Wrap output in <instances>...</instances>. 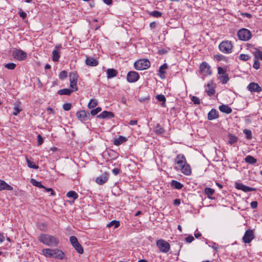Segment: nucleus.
Returning <instances> with one entry per match:
<instances>
[{"label": "nucleus", "instance_id": "42", "mask_svg": "<svg viewBox=\"0 0 262 262\" xmlns=\"http://www.w3.org/2000/svg\"><path fill=\"white\" fill-rule=\"evenodd\" d=\"M238 58L239 59L245 61L248 60L251 58V57L247 54H241L239 55Z\"/></svg>", "mask_w": 262, "mask_h": 262}, {"label": "nucleus", "instance_id": "61", "mask_svg": "<svg viewBox=\"0 0 262 262\" xmlns=\"http://www.w3.org/2000/svg\"><path fill=\"white\" fill-rule=\"evenodd\" d=\"M120 169H118V168H114V169L112 170V172H113V173L114 175H115V176H116V175L120 173Z\"/></svg>", "mask_w": 262, "mask_h": 262}, {"label": "nucleus", "instance_id": "34", "mask_svg": "<svg viewBox=\"0 0 262 262\" xmlns=\"http://www.w3.org/2000/svg\"><path fill=\"white\" fill-rule=\"evenodd\" d=\"M228 137H229L228 143L230 145H232L237 141V139H238L237 137L231 134H229Z\"/></svg>", "mask_w": 262, "mask_h": 262}, {"label": "nucleus", "instance_id": "48", "mask_svg": "<svg viewBox=\"0 0 262 262\" xmlns=\"http://www.w3.org/2000/svg\"><path fill=\"white\" fill-rule=\"evenodd\" d=\"M67 77V72L66 71H62L59 74V78L61 80H63Z\"/></svg>", "mask_w": 262, "mask_h": 262}, {"label": "nucleus", "instance_id": "24", "mask_svg": "<svg viewBox=\"0 0 262 262\" xmlns=\"http://www.w3.org/2000/svg\"><path fill=\"white\" fill-rule=\"evenodd\" d=\"M85 63L89 66L95 67L98 64V61L94 58L87 57L85 60Z\"/></svg>", "mask_w": 262, "mask_h": 262}, {"label": "nucleus", "instance_id": "12", "mask_svg": "<svg viewBox=\"0 0 262 262\" xmlns=\"http://www.w3.org/2000/svg\"><path fill=\"white\" fill-rule=\"evenodd\" d=\"M254 238V236L253 231L252 230H248L245 232L243 237V241L244 243L249 244Z\"/></svg>", "mask_w": 262, "mask_h": 262}, {"label": "nucleus", "instance_id": "50", "mask_svg": "<svg viewBox=\"0 0 262 262\" xmlns=\"http://www.w3.org/2000/svg\"><path fill=\"white\" fill-rule=\"evenodd\" d=\"M191 100L195 104H200L201 103L200 99L196 96H192Z\"/></svg>", "mask_w": 262, "mask_h": 262}, {"label": "nucleus", "instance_id": "6", "mask_svg": "<svg viewBox=\"0 0 262 262\" xmlns=\"http://www.w3.org/2000/svg\"><path fill=\"white\" fill-rule=\"evenodd\" d=\"M200 71L201 74L203 75V77L211 75L212 74L211 67L207 62L205 61H204L201 63L200 66ZM204 79V77H203V79Z\"/></svg>", "mask_w": 262, "mask_h": 262}, {"label": "nucleus", "instance_id": "28", "mask_svg": "<svg viewBox=\"0 0 262 262\" xmlns=\"http://www.w3.org/2000/svg\"><path fill=\"white\" fill-rule=\"evenodd\" d=\"M76 91L73 90V89H63L59 90L57 93L60 95H70L71 93L73 92H76Z\"/></svg>", "mask_w": 262, "mask_h": 262}, {"label": "nucleus", "instance_id": "49", "mask_svg": "<svg viewBox=\"0 0 262 262\" xmlns=\"http://www.w3.org/2000/svg\"><path fill=\"white\" fill-rule=\"evenodd\" d=\"M5 67L9 70H13L16 67V64L14 63H8L5 65Z\"/></svg>", "mask_w": 262, "mask_h": 262}, {"label": "nucleus", "instance_id": "26", "mask_svg": "<svg viewBox=\"0 0 262 262\" xmlns=\"http://www.w3.org/2000/svg\"><path fill=\"white\" fill-rule=\"evenodd\" d=\"M126 140L127 139L125 137L122 136H119L118 138L114 139V144L115 145L118 146L125 142Z\"/></svg>", "mask_w": 262, "mask_h": 262}, {"label": "nucleus", "instance_id": "8", "mask_svg": "<svg viewBox=\"0 0 262 262\" xmlns=\"http://www.w3.org/2000/svg\"><path fill=\"white\" fill-rule=\"evenodd\" d=\"M70 241L76 251L79 254L83 253V249L81 245L79 243L77 238L75 236H71L70 237Z\"/></svg>", "mask_w": 262, "mask_h": 262}, {"label": "nucleus", "instance_id": "37", "mask_svg": "<svg viewBox=\"0 0 262 262\" xmlns=\"http://www.w3.org/2000/svg\"><path fill=\"white\" fill-rule=\"evenodd\" d=\"M155 132L157 135H161L164 132V129L163 127H162L159 124H158L155 128Z\"/></svg>", "mask_w": 262, "mask_h": 262}, {"label": "nucleus", "instance_id": "32", "mask_svg": "<svg viewBox=\"0 0 262 262\" xmlns=\"http://www.w3.org/2000/svg\"><path fill=\"white\" fill-rule=\"evenodd\" d=\"M22 111V108L20 106L19 103H15L14 104V107L13 108V112L12 113L13 115L14 116L17 115L21 111Z\"/></svg>", "mask_w": 262, "mask_h": 262}, {"label": "nucleus", "instance_id": "17", "mask_svg": "<svg viewBox=\"0 0 262 262\" xmlns=\"http://www.w3.org/2000/svg\"><path fill=\"white\" fill-rule=\"evenodd\" d=\"M205 92L209 96L213 95L215 93L214 86L212 81L209 82L207 84Z\"/></svg>", "mask_w": 262, "mask_h": 262}, {"label": "nucleus", "instance_id": "56", "mask_svg": "<svg viewBox=\"0 0 262 262\" xmlns=\"http://www.w3.org/2000/svg\"><path fill=\"white\" fill-rule=\"evenodd\" d=\"M214 57V59H215L216 60L221 61L223 59V58H224V56L221 54H217V55H215Z\"/></svg>", "mask_w": 262, "mask_h": 262}, {"label": "nucleus", "instance_id": "31", "mask_svg": "<svg viewBox=\"0 0 262 262\" xmlns=\"http://www.w3.org/2000/svg\"><path fill=\"white\" fill-rule=\"evenodd\" d=\"M214 193V190L211 188L206 187L204 189V193L209 199H212L211 197Z\"/></svg>", "mask_w": 262, "mask_h": 262}, {"label": "nucleus", "instance_id": "22", "mask_svg": "<svg viewBox=\"0 0 262 262\" xmlns=\"http://www.w3.org/2000/svg\"><path fill=\"white\" fill-rule=\"evenodd\" d=\"M3 190H12L13 187L7 184L5 181L0 180V191Z\"/></svg>", "mask_w": 262, "mask_h": 262}, {"label": "nucleus", "instance_id": "64", "mask_svg": "<svg viewBox=\"0 0 262 262\" xmlns=\"http://www.w3.org/2000/svg\"><path fill=\"white\" fill-rule=\"evenodd\" d=\"M5 239V237L4 236V233H0V243H2L4 242Z\"/></svg>", "mask_w": 262, "mask_h": 262}, {"label": "nucleus", "instance_id": "14", "mask_svg": "<svg viewBox=\"0 0 262 262\" xmlns=\"http://www.w3.org/2000/svg\"><path fill=\"white\" fill-rule=\"evenodd\" d=\"M13 57L18 60H22L25 59L27 56L26 53L20 50H15L13 52Z\"/></svg>", "mask_w": 262, "mask_h": 262}, {"label": "nucleus", "instance_id": "60", "mask_svg": "<svg viewBox=\"0 0 262 262\" xmlns=\"http://www.w3.org/2000/svg\"><path fill=\"white\" fill-rule=\"evenodd\" d=\"M26 159L27 162L28 167L31 168H33V162L29 160V159L27 157H26Z\"/></svg>", "mask_w": 262, "mask_h": 262}, {"label": "nucleus", "instance_id": "59", "mask_svg": "<svg viewBox=\"0 0 262 262\" xmlns=\"http://www.w3.org/2000/svg\"><path fill=\"white\" fill-rule=\"evenodd\" d=\"M257 202L256 201H253L250 203V206L253 209H255L257 207Z\"/></svg>", "mask_w": 262, "mask_h": 262}, {"label": "nucleus", "instance_id": "10", "mask_svg": "<svg viewBox=\"0 0 262 262\" xmlns=\"http://www.w3.org/2000/svg\"><path fill=\"white\" fill-rule=\"evenodd\" d=\"M90 114L84 110H81L76 113V117L81 122L88 121L90 119Z\"/></svg>", "mask_w": 262, "mask_h": 262}, {"label": "nucleus", "instance_id": "51", "mask_svg": "<svg viewBox=\"0 0 262 262\" xmlns=\"http://www.w3.org/2000/svg\"><path fill=\"white\" fill-rule=\"evenodd\" d=\"M71 107H72V105L71 103H64L63 105V109L64 110V111H68L69 110H71Z\"/></svg>", "mask_w": 262, "mask_h": 262}, {"label": "nucleus", "instance_id": "29", "mask_svg": "<svg viewBox=\"0 0 262 262\" xmlns=\"http://www.w3.org/2000/svg\"><path fill=\"white\" fill-rule=\"evenodd\" d=\"M245 161L250 164H254L256 163L257 160L253 156L248 155L245 158Z\"/></svg>", "mask_w": 262, "mask_h": 262}, {"label": "nucleus", "instance_id": "18", "mask_svg": "<svg viewBox=\"0 0 262 262\" xmlns=\"http://www.w3.org/2000/svg\"><path fill=\"white\" fill-rule=\"evenodd\" d=\"M236 188L239 190L243 191L245 192L256 190L255 188L247 186L242 183H237L236 185Z\"/></svg>", "mask_w": 262, "mask_h": 262}, {"label": "nucleus", "instance_id": "23", "mask_svg": "<svg viewBox=\"0 0 262 262\" xmlns=\"http://www.w3.org/2000/svg\"><path fill=\"white\" fill-rule=\"evenodd\" d=\"M106 72L107 79L114 78L118 74L117 71L114 69H107Z\"/></svg>", "mask_w": 262, "mask_h": 262}, {"label": "nucleus", "instance_id": "36", "mask_svg": "<svg viewBox=\"0 0 262 262\" xmlns=\"http://www.w3.org/2000/svg\"><path fill=\"white\" fill-rule=\"evenodd\" d=\"M97 104V101L96 99H91L88 103V107L89 109H92L95 107Z\"/></svg>", "mask_w": 262, "mask_h": 262}, {"label": "nucleus", "instance_id": "52", "mask_svg": "<svg viewBox=\"0 0 262 262\" xmlns=\"http://www.w3.org/2000/svg\"><path fill=\"white\" fill-rule=\"evenodd\" d=\"M34 186L40 188H42L43 189L45 188V186L41 184V182L36 181L35 180H34Z\"/></svg>", "mask_w": 262, "mask_h": 262}, {"label": "nucleus", "instance_id": "25", "mask_svg": "<svg viewBox=\"0 0 262 262\" xmlns=\"http://www.w3.org/2000/svg\"><path fill=\"white\" fill-rule=\"evenodd\" d=\"M219 108L221 112L225 113L227 114L231 113L232 111L231 108L227 105L222 104L219 106Z\"/></svg>", "mask_w": 262, "mask_h": 262}, {"label": "nucleus", "instance_id": "11", "mask_svg": "<svg viewBox=\"0 0 262 262\" xmlns=\"http://www.w3.org/2000/svg\"><path fill=\"white\" fill-rule=\"evenodd\" d=\"M140 78L139 74L135 71H129L126 76L128 82L133 83L137 81Z\"/></svg>", "mask_w": 262, "mask_h": 262}, {"label": "nucleus", "instance_id": "13", "mask_svg": "<svg viewBox=\"0 0 262 262\" xmlns=\"http://www.w3.org/2000/svg\"><path fill=\"white\" fill-rule=\"evenodd\" d=\"M247 89L251 93H259L262 91V88L257 83L250 82L247 86Z\"/></svg>", "mask_w": 262, "mask_h": 262}, {"label": "nucleus", "instance_id": "2", "mask_svg": "<svg viewBox=\"0 0 262 262\" xmlns=\"http://www.w3.org/2000/svg\"><path fill=\"white\" fill-rule=\"evenodd\" d=\"M38 240L45 245L50 247H57L59 244V239L53 235L41 234L38 237Z\"/></svg>", "mask_w": 262, "mask_h": 262}, {"label": "nucleus", "instance_id": "16", "mask_svg": "<svg viewBox=\"0 0 262 262\" xmlns=\"http://www.w3.org/2000/svg\"><path fill=\"white\" fill-rule=\"evenodd\" d=\"M108 177V173L107 172H104L96 178V182L99 185H103L107 181Z\"/></svg>", "mask_w": 262, "mask_h": 262}, {"label": "nucleus", "instance_id": "3", "mask_svg": "<svg viewBox=\"0 0 262 262\" xmlns=\"http://www.w3.org/2000/svg\"><path fill=\"white\" fill-rule=\"evenodd\" d=\"M219 50L224 54H230L232 52L233 45L231 41H222L219 46Z\"/></svg>", "mask_w": 262, "mask_h": 262}, {"label": "nucleus", "instance_id": "27", "mask_svg": "<svg viewBox=\"0 0 262 262\" xmlns=\"http://www.w3.org/2000/svg\"><path fill=\"white\" fill-rule=\"evenodd\" d=\"M168 68L167 65L166 63H164L163 65H162L159 70V76L161 78L164 79L165 78V70L167 69Z\"/></svg>", "mask_w": 262, "mask_h": 262}, {"label": "nucleus", "instance_id": "41", "mask_svg": "<svg viewBox=\"0 0 262 262\" xmlns=\"http://www.w3.org/2000/svg\"><path fill=\"white\" fill-rule=\"evenodd\" d=\"M149 14L154 17H160L162 16V13L158 11H153L149 13Z\"/></svg>", "mask_w": 262, "mask_h": 262}, {"label": "nucleus", "instance_id": "57", "mask_svg": "<svg viewBox=\"0 0 262 262\" xmlns=\"http://www.w3.org/2000/svg\"><path fill=\"white\" fill-rule=\"evenodd\" d=\"M194 240V237L192 235H189L185 238V241L188 243H191Z\"/></svg>", "mask_w": 262, "mask_h": 262}, {"label": "nucleus", "instance_id": "4", "mask_svg": "<svg viewBox=\"0 0 262 262\" xmlns=\"http://www.w3.org/2000/svg\"><path fill=\"white\" fill-rule=\"evenodd\" d=\"M150 66V63L147 59H140L134 63V68L137 70L147 69Z\"/></svg>", "mask_w": 262, "mask_h": 262}, {"label": "nucleus", "instance_id": "9", "mask_svg": "<svg viewBox=\"0 0 262 262\" xmlns=\"http://www.w3.org/2000/svg\"><path fill=\"white\" fill-rule=\"evenodd\" d=\"M78 75L75 72H71L69 74V79L70 81V88L73 89L74 91H77L78 87L77 85V79Z\"/></svg>", "mask_w": 262, "mask_h": 262}, {"label": "nucleus", "instance_id": "47", "mask_svg": "<svg viewBox=\"0 0 262 262\" xmlns=\"http://www.w3.org/2000/svg\"><path fill=\"white\" fill-rule=\"evenodd\" d=\"M101 108L100 107H98L96 108L95 109L92 110L91 111V115L92 116H95L97 115L99 112L101 111Z\"/></svg>", "mask_w": 262, "mask_h": 262}, {"label": "nucleus", "instance_id": "54", "mask_svg": "<svg viewBox=\"0 0 262 262\" xmlns=\"http://www.w3.org/2000/svg\"><path fill=\"white\" fill-rule=\"evenodd\" d=\"M43 142V139L40 135L37 136V144L38 146L41 145Z\"/></svg>", "mask_w": 262, "mask_h": 262}, {"label": "nucleus", "instance_id": "38", "mask_svg": "<svg viewBox=\"0 0 262 262\" xmlns=\"http://www.w3.org/2000/svg\"><path fill=\"white\" fill-rule=\"evenodd\" d=\"M67 196L68 198H72L74 200H76L78 198V194L74 191H70L67 193Z\"/></svg>", "mask_w": 262, "mask_h": 262}, {"label": "nucleus", "instance_id": "40", "mask_svg": "<svg viewBox=\"0 0 262 262\" xmlns=\"http://www.w3.org/2000/svg\"><path fill=\"white\" fill-rule=\"evenodd\" d=\"M120 226L119 221H117L116 220H113L111 221L109 224L107 225V227H111L112 226H114L115 228H118Z\"/></svg>", "mask_w": 262, "mask_h": 262}, {"label": "nucleus", "instance_id": "33", "mask_svg": "<svg viewBox=\"0 0 262 262\" xmlns=\"http://www.w3.org/2000/svg\"><path fill=\"white\" fill-rule=\"evenodd\" d=\"M53 249H45L42 251V253L43 255L46 257H52L53 256Z\"/></svg>", "mask_w": 262, "mask_h": 262}, {"label": "nucleus", "instance_id": "63", "mask_svg": "<svg viewBox=\"0 0 262 262\" xmlns=\"http://www.w3.org/2000/svg\"><path fill=\"white\" fill-rule=\"evenodd\" d=\"M181 204L180 199H177L173 201V204L176 206H179Z\"/></svg>", "mask_w": 262, "mask_h": 262}, {"label": "nucleus", "instance_id": "44", "mask_svg": "<svg viewBox=\"0 0 262 262\" xmlns=\"http://www.w3.org/2000/svg\"><path fill=\"white\" fill-rule=\"evenodd\" d=\"M260 62L257 59L254 58V63L253 67L256 70H258L260 68Z\"/></svg>", "mask_w": 262, "mask_h": 262}, {"label": "nucleus", "instance_id": "39", "mask_svg": "<svg viewBox=\"0 0 262 262\" xmlns=\"http://www.w3.org/2000/svg\"><path fill=\"white\" fill-rule=\"evenodd\" d=\"M253 54L254 56V58L262 60V52L261 51L256 50Z\"/></svg>", "mask_w": 262, "mask_h": 262}, {"label": "nucleus", "instance_id": "35", "mask_svg": "<svg viewBox=\"0 0 262 262\" xmlns=\"http://www.w3.org/2000/svg\"><path fill=\"white\" fill-rule=\"evenodd\" d=\"M218 78L220 80L223 84H226L229 80V78L228 74L220 75Z\"/></svg>", "mask_w": 262, "mask_h": 262}, {"label": "nucleus", "instance_id": "58", "mask_svg": "<svg viewBox=\"0 0 262 262\" xmlns=\"http://www.w3.org/2000/svg\"><path fill=\"white\" fill-rule=\"evenodd\" d=\"M47 111L48 114H53L54 115L55 114V112L50 107H48L47 108Z\"/></svg>", "mask_w": 262, "mask_h": 262}, {"label": "nucleus", "instance_id": "46", "mask_svg": "<svg viewBox=\"0 0 262 262\" xmlns=\"http://www.w3.org/2000/svg\"><path fill=\"white\" fill-rule=\"evenodd\" d=\"M37 226L40 230L42 231H45L47 228V224L45 223H38Z\"/></svg>", "mask_w": 262, "mask_h": 262}, {"label": "nucleus", "instance_id": "19", "mask_svg": "<svg viewBox=\"0 0 262 262\" xmlns=\"http://www.w3.org/2000/svg\"><path fill=\"white\" fill-rule=\"evenodd\" d=\"M114 117V114L111 112H107L104 111L102 112L101 114L97 115V117L99 119H104V118H108L110 119L113 118Z\"/></svg>", "mask_w": 262, "mask_h": 262}, {"label": "nucleus", "instance_id": "30", "mask_svg": "<svg viewBox=\"0 0 262 262\" xmlns=\"http://www.w3.org/2000/svg\"><path fill=\"white\" fill-rule=\"evenodd\" d=\"M171 186L177 189H181L183 187V185L182 183L176 180L171 181Z\"/></svg>", "mask_w": 262, "mask_h": 262}, {"label": "nucleus", "instance_id": "21", "mask_svg": "<svg viewBox=\"0 0 262 262\" xmlns=\"http://www.w3.org/2000/svg\"><path fill=\"white\" fill-rule=\"evenodd\" d=\"M219 117L217 111L215 109H212L208 114V119L212 120Z\"/></svg>", "mask_w": 262, "mask_h": 262}, {"label": "nucleus", "instance_id": "45", "mask_svg": "<svg viewBox=\"0 0 262 262\" xmlns=\"http://www.w3.org/2000/svg\"><path fill=\"white\" fill-rule=\"evenodd\" d=\"M243 133L246 135V138L247 139H251L252 138V132L250 130L247 129H245L243 130Z\"/></svg>", "mask_w": 262, "mask_h": 262}, {"label": "nucleus", "instance_id": "20", "mask_svg": "<svg viewBox=\"0 0 262 262\" xmlns=\"http://www.w3.org/2000/svg\"><path fill=\"white\" fill-rule=\"evenodd\" d=\"M53 257L62 259L64 256V253L60 250L58 249H53Z\"/></svg>", "mask_w": 262, "mask_h": 262}, {"label": "nucleus", "instance_id": "55", "mask_svg": "<svg viewBox=\"0 0 262 262\" xmlns=\"http://www.w3.org/2000/svg\"><path fill=\"white\" fill-rule=\"evenodd\" d=\"M44 192H51V195H55V192L54 191V190L51 188H46V187H45V188H43V190Z\"/></svg>", "mask_w": 262, "mask_h": 262}, {"label": "nucleus", "instance_id": "53", "mask_svg": "<svg viewBox=\"0 0 262 262\" xmlns=\"http://www.w3.org/2000/svg\"><path fill=\"white\" fill-rule=\"evenodd\" d=\"M217 72L219 75H224V74H227L226 73V70L224 69L222 67H218L217 68Z\"/></svg>", "mask_w": 262, "mask_h": 262}, {"label": "nucleus", "instance_id": "5", "mask_svg": "<svg viewBox=\"0 0 262 262\" xmlns=\"http://www.w3.org/2000/svg\"><path fill=\"white\" fill-rule=\"evenodd\" d=\"M237 36L241 40L248 41L251 38L252 34L248 29L242 28L238 31Z\"/></svg>", "mask_w": 262, "mask_h": 262}, {"label": "nucleus", "instance_id": "43", "mask_svg": "<svg viewBox=\"0 0 262 262\" xmlns=\"http://www.w3.org/2000/svg\"><path fill=\"white\" fill-rule=\"evenodd\" d=\"M156 98L159 101L164 102V103L162 104V106H164V104H165V102L166 101L165 97L163 95L160 94L157 95Z\"/></svg>", "mask_w": 262, "mask_h": 262}, {"label": "nucleus", "instance_id": "62", "mask_svg": "<svg viewBox=\"0 0 262 262\" xmlns=\"http://www.w3.org/2000/svg\"><path fill=\"white\" fill-rule=\"evenodd\" d=\"M20 17H21L22 18L25 19L26 17L27 14L26 12L20 11L19 13Z\"/></svg>", "mask_w": 262, "mask_h": 262}, {"label": "nucleus", "instance_id": "7", "mask_svg": "<svg viewBox=\"0 0 262 262\" xmlns=\"http://www.w3.org/2000/svg\"><path fill=\"white\" fill-rule=\"evenodd\" d=\"M156 245L162 253H167L170 249V245L166 241L160 239L157 241Z\"/></svg>", "mask_w": 262, "mask_h": 262}, {"label": "nucleus", "instance_id": "15", "mask_svg": "<svg viewBox=\"0 0 262 262\" xmlns=\"http://www.w3.org/2000/svg\"><path fill=\"white\" fill-rule=\"evenodd\" d=\"M61 48V45H56L52 51V60L54 62H57L60 57V50Z\"/></svg>", "mask_w": 262, "mask_h": 262}, {"label": "nucleus", "instance_id": "1", "mask_svg": "<svg viewBox=\"0 0 262 262\" xmlns=\"http://www.w3.org/2000/svg\"><path fill=\"white\" fill-rule=\"evenodd\" d=\"M174 169L177 170H181L186 176H189L191 173V167L187 163L186 159L183 154H179L174 159Z\"/></svg>", "mask_w": 262, "mask_h": 262}]
</instances>
